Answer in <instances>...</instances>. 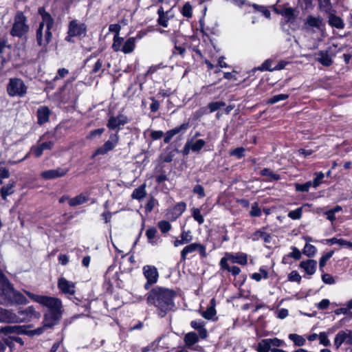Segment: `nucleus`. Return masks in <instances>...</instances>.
<instances>
[{"instance_id": "f257e3e1", "label": "nucleus", "mask_w": 352, "mask_h": 352, "mask_svg": "<svg viewBox=\"0 0 352 352\" xmlns=\"http://www.w3.org/2000/svg\"><path fill=\"white\" fill-rule=\"evenodd\" d=\"M25 293L34 302L48 309L47 312L44 314L45 327H52L58 323L63 314V304L60 298L36 295L28 291H25Z\"/></svg>"}, {"instance_id": "f03ea898", "label": "nucleus", "mask_w": 352, "mask_h": 352, "mask_svg": "<svg viewBox=\"0 0 352 352\" xmlns=\"http://www.w3.org/2000/svg\"><path fill=\"white\" fill-rule=\"evenodd\" d=\"M174 297L173 290L157 287L148 293L146 301L148 305H154L157 309L158 315L162 318L174 307Z\"/></svg>"}, {"instance_id": "7ed1b4c3", "label": "nucleus", "mask_w": 352, "mask_h": 352, "mask_svg": "<svg viewBox=\"0 0 352 352\" xmlns=\"http://www.w3.org/2000/svg\"><path fill=\"white\" fill-rule=\"evenodd\" d=\"M39 13L41 14L42 21L36 31V41L38 45L46 48L52 37L51 28L54 25V19L43 8L39 9Z\"/></svg>"}, {"instance_id": "20e7f679", "label": "nucleus", "mask_w": 352, "mask_h": 352, "mask_svg": "<svg viewBox=\"0 0 352 352\" xmlns=\"http://www.w3.org/2000/svg\"><path fill=\"white\" fill-rule=\"evenodd\" d=\"M24 333H25L23 326H6L0 329V338L8 345H11L14 342L23 345V341L18 335Z\"/></svg>"}, {"instance_id": "39448f33", "label": "nucleus", "mask_w": 352, "mask_h": 352, "mask_svg": "<svg viewBox=\"0 0 352 352\" xmlns=\"http://www.w3.org/2000/svg\"><path fill=\"white\" fill-rule=\"evenodd\" d=\"M6 91L10 97H24L28 92V87L19 78H11L6 87Z\"/></svg>"}, {"instance_id": "423d86ee", "label": "nucleus", "mask_w": 352, "mask_h": 352, "mask_svg": "<svg viewBox=\"0 0 352 352\" xmlns=\"http://www.w3.org/2000/svg\"><path fill=\"white\" fill-rule=\"evenodd\" d=\"M13 291L12 285L0 270V303L5 305H10Z\"/></svg>"}, {"instance_id": "0eeeda50", "label": "nucleus", "mask_w": 352, "mask_h": 352, "mask_svg": "<svg viewBox=\"0 0 352 352\" xmlns=\"http://www.w3.org/2000/svg\"><path fill=\"white\" fill-rule=\"evenodd\" d=\"M284 343L283 340L277 338L263 339L258 343L256 351L258 352H287L277 349L283 346Z\"/></svg>"}, {"instance_id": "6e6552de", "label": "nucleus", "mask_w": 352, "mask_h": 352, "mask_svg": "<svg viewBox=\"0 0 352 352\" xmlns=\"http://www.w3.org/2000/svg\"><path fill=\"white\" fill-rule=\"evenodd\" d=\"M26 17L22 12H18L14 17V23L10 31L13 36L22 37L29 31V26L26 23Z\"/></svg>"}, {"instance_id": "1a4fd4ad", "label": "nucleus", "mask_w": 352, "mask_h": 352, "mask_svg": "<svg viewBox=\"0 0 352 352\" xmlns=\"http://www.w3.org/2000/svg\"><path fill=\"white\" fill-rule=\"evenodd\" d=\"M55 136V133H46L43 134L38 140V144L33 146L31 148V151L33 152L34 155L36 157H39L43 154V151L45 150H51L53 148L54 145V142L53 141H45L41 144L39 142L41 140H45L48 138H52Z\"/></svg>"}, {"instance_id": "9d476101", "label": "nucleus", "mask_w": 352, "mask_h": 352, "mask_svg": "<svg viewBox=\"0 0 352 352\" xmlns=\"http://www.w3.org/2000/svg\"><path fill=\"white\" fill-rule=\"evenodd\" d=\"M87 32V26L83 23H80L77 20H72L68 25L67 36L65 40L72 41V37L80 36L85 35Z\"/></svg>"}, {"instance_id": "9b49d317", "label": "nucleus", "mask_w": 352, "mask_h": 352, "mask_svg": "<svg viewBox=\"0 0 352 352\" xmlns=\"http://www.w3.org/2000/svg\"><path fill=\"white\" fill-rule=\"evenodd\" d=\"M119 139L118 132L111 134L109 140L95 151L92 157H94L99 155H104L109 151H112L117 146Z\"/></svg>"}, {"instance_id": "f8f14e48", "label": "nucleus", "mask_w": 352, "mask_h": 352, "mask_svg": "<svg viewBox=\"0 0 352 352\" xmlns=\"http://www.w3.org/2000/svg\"><path fill=\"white\" fill-rule=\"evenodd\" d=\"M142 272L146 279L144 288L148 289L151 285L157 282L159 278L157 269L153 265H146L142 267Z\"/></svg>"}, {"instance_id": "ddd939ff", "label": "nucleus", "mask_w": 352, "mask_h": 352, "mask_svg": "<svg viewBox=\"0 0 352 352\" xmlns=\"http://www.w3.org/2000/svg\"><path fill=\"white\" fill-rule=\"evenodd\" d=\"M197 251L203 258L207 256L206 246L201 243H192L185 246L181 251V259L185 261L188 254Z\"/></svg>"}, {"instance_id": "4468645a", "label": "nucleus", "mask_w": 352, "mask_h": 352, "mask_svg": "<svg viewBox=\"0 0 352 352\" xmlns=\"http://www.w3.org/2000/svg\"><path fill=\"white\" fill-rule=\"evenodd\" d=\"M57 286L59 290L67 296H73L76 293V284L64 277L58 278Z\"/></svg>"}, {"instance_id": "2eb2a0df", "label": "nucleus", "mask_w": 352, "mask_h": 352, "mask_svg": "<svg viewBox=\"0 0 352 352\" xmlns=\"http://www.w3.org/2000/svg\"><path fill=\"white\" fill-rule=\"evenodd\" d=\"M128 122V118L123 114H120L118 116H111L107 122V127L111 130L117 129L118 131L120 129L122 126H124Z\"/></svg>"}, {"instance_id": "dca6fc26", "label": "nucleus", "mask_w": 352, "mask_h": 352, "mask_svg": "<svg viewBox=\"0 0 352 352\" xmlns=\"http://www.w3.org/2000/svg\"><path fill=\"white\" fill-rule=\"evenodd\" d=\"M0 322L8 323H17L23 322V319H21L19 316L13 313L12 311L0 307Z\"/></svg>"}, {"instance_id": "f3484780", "label": "nucleus", "mask_w": 352, "mask_h": 352, "mask_svg": "<svg viewBox=\"0 0 352 352\" xmlns=\"http://www.w3.org/2000/svg\"><path fill=\"white\" fill-rule=\"evenodd\" d=\"M186 208V204L183 202H179L172 208L169 209L166 213L167 218L170 221H175L179 217Z\"/></svg>"}, {"instance_id": "a211bd4d", "label": "nucleus", "mask_w": 352, "mask_h": 352, "mask_svg": "<svg viewBox=\"0 0 352 352\" xmlns=\"http://www.w3.org/2000/svg\"><path fill=\"white\" fill-rule=\"evenodd\" d=\"M68 172V169L58 168L43 171L41 176L45 179H53L65 176Z\"/></svg>"}, {"instance_id": "6ab92c4d", "label": "nucleus", "mask_w": 352, "mask_h": 352, "mask_svg": "<svg viewBox=\"0 0 352 352\" xmlns=\"http://www.w3.org/2000/svg\"><path fill=\"white\" fill-rule=\"evenodd\" d=\"M324 26L323 19L320 16H308L305 21V28L307 30L316 28L321 30Z\"/></svg>"}, {"instance_id": "aec40b11", "label": "nucleus", "mask_w": 352, "mask_h": 352, "mask_svg": "<svg viewBox=\"0 0 352 352\" xmlns=\"http://www.w3.org/2000/svg\"><path fill=\"white\" fill-rule=\"evenodd\" d=\"M331 50V47H329L327 50H320L318 52V57L316 58L317 61L324 66H330L333 63L332 56L330 54Z\"/></svg>"}, {"instance_id": "412c9836", "label": "nucleus", "mask_w": 352, "mask_h": 352, "mask_svg": "<svg viewBox=\"0 0 352 352\" xmlns=\"http://www.w3.org/2000/svg\"><path fill=\"white\" fill-rule=\"evenodd\" d=\"M189 127L188 123H184L179 126H177L171 130L168 131L164 139V142L166 144H168L172 138L180 132L186 131Z\"/></svg>"}, {"instance_id": "4be33fe9", "label": "nucleus", "mask_w": 352, "mask_h": 352, "mask_svg": "<svg viewBox=\"0 0 352 352\" xmlns=\"http://www.w3.org/2000/svg\"><path fill=\"white\" fill-rule=\"evenodd\" d=\"M228 258L232 263H237L245 265L248 263V254L243 252H238L236 254L228 252Z\"/></svg>"}, {"instance_id": "5701e85b", "label": "nucleus", "mask_w": 352, "mask_h": 352, "mask_svg": "<svg viewBox=\"0 0 352 352\" xmlns=\"http://www.w3.org/2000/svg\"><path fill=\"white\" fill-rule=\"evenodd\" d=\"M336 11H333L328 14V23L331 27L337 29H343L344 28V23L343 20L335 14Z\"/></svg>"}, {"instance_id": "b1692460", "label": "nucleus", "mask_w": 352, "mask_h": 352, "mask_svg": "<svg viewBox=\"0 0 352 352\" xmlns=\"http://www.w3.org/2000/svg\"><path fill=\"white\" fill-rule=\"evenodd\" d=\"M50 110L46 106H41L37 110L38 123L43 124L49 120Z\"/></svg>"}, {"instance_id": "393cba45", "label": "nucleus", "mask_w": 352, "mask_h": 352, "mask_svg": "<svg viewBox=\"0 0 352 352\" xmlns=\"http://www.w3.org/2000/svg\"><path fill=\"white\" fill-rule=\"evenodd\" d=\"M317 262L315 260L309 259L300 263V267L302 268L308 275H313L316 270Z\"/></svg>"}, {"instance_id": "a878e982", "label": "nucleus", "mask_w": 352, "mask_h": 352, "mask_svg": "<svg viewBox=\"0 0 352 352\" xmlns=\"http://www.w3.org/2000/svg\"><path fill=\"white\" fill-rule=\"evenodd\" d=\"M322 241L329 245L338 244L341 247H344L352 250V242L346 241L344 239L333 237L331 239H324Z\"/></svg>"}, {"instance_id": "bb28decb", "label": "nucleus", "mask_w": 352, "mask_h": 352, "mask_svg": "<svg viewBox=\"0 0 352 352\" xmlns=\"http://www.w3.org/2000/svg\"><path fill=\"white\" fill-rule=\"evenodd\" d=\"M14 186L15 182L10 180L8 184L1 188L0 194L3 199L6 200L8 196L14 193Z\"/></svg>"}, {"instance_id": "cd10ccee", "label": "nucleus", "mask_w": 352, "mask_h": 352, "mask_svg": "<svg viewBox=\"0 0 352 352\" xmlns=\"http://www.w3.org/2000/svg\"><path fill=\"white\" fill-rule=\"evenodd\" d=\"M136 38H129L122 45V52L124 54L133 52L135 48Z\"/></svg>"}, {"instance_id": "c85d7f7f", "label": "nucleus", "mask_w": 352, "mask_h": 352, "mask_svg": "<svg viewBox=\"0 0 352 352\" xmlns=\"http://www.w3.org/2000/svg\"><path fill=\"white\" fill-rule=\"evenodd\" d=\"M28 302L27 298L19 292L14 289L13 295L12 296L11 302L10 305L12 304H21L25 305Z\"/></svg>"}, {"instance_id": "c756f323", "label": "nucleus", "mask_w": 352, "mask_h": 352, "mask_svg": "<svg viewBox=\"0 0 352 352\" xmlns=\"http://www.w3.org/2000/svg\"><path fill=\"white\" fill-rule=\"evenodd\" d=\"M185 344L188 346L191 347L193 344L198 342L199 341V336L197 334L193 331L189 332L186 333L184 338Z\"/></svg>"}, {"instance_id": "7c9ffc66", "label": "nucleus", "mask_w": 352, "mask_h": 352, "mask_svg": "<svg viewBox=\"0 0 352 352\" xmlns=\"http://www.w3.org/2000/svg\"><path fill=\"white\" fill-rule=\"evenodd\" d=\"M210 303H211V306L208 307V309L206 311L201 312V316L207 320L212 319L213 317L216 315V310L214 308L215 304H214V298H212L211 300Z\"/></svg>"}, {"instance_id": "2f4dec72", "label": "nucleus", "mask_w": 352, "mask_h": 352, "mask_svg": "<svg viewBox=\"0 0 352 352\" xmlns=\"http://www.w3.org/2000/svg\"><path fill=\"white\" fill-rule=\"evenodd\" d=\"M88 201V197L84 194H80L69 199L70 206H76L85 204Z\"/></svg>"}, {"instance_id": "473e14b6", "label": "nucleus", "mask_w": 352, "mask_h": 352, "mask_svg": "<svg viewBox=\"0 0 352 352\" xmlns=\"http://www.w3.org/2000/svg\"><path fill=\"white\" fill-rule=\"evenodd\" d=\"M319 8L327 14L334 11L330 0H320L318 1Z\"/></svg>"}, {"instance_id": "72a5a7b5", "label": "nucleus", "mask_w": 352, "mask_h": 352, "mask_svg": "<svg viewBox=\"0 0 352 352\" xmlns=\"http://www.w3.org/2000/svg\"><path fill=\"white\" fill-rule=\"evenodd\" d=\"M145 185L143 184L140 187L135 188L131 195V197L134 199L140 200L143 199L146 195Z\"/></svg>"}, {"instance_id": "f704fd0d", "label": "nucleus", "mask_w": 352, "mask_h": 352, "mask_svg": "<svg viewBox=\"0 0 352 352\" xmlns=\"http://www.w3.org/2000/svg\"><path fill=\"white\" fill-rule=\"evenodd\" d=\"M252 238L254 241L263 240L265 242L267 243L270 242V234L261 230L255 232L252 234Z\"/></svg>"}, {"instance_id": "c9c22d12", "label": "nucleus", "mask_w": 352, "mask_h": 352, "mask_svg": "<svg viewBox=\"0 0 352 352\" xmlns=\"http://www.w3.org/2000/svg\"><path fill=\"white\" fill-rule=\"evenodd\" d=\"M289 338L294 342V345L297 346L305 345L306 342L305 339L302 336L296 333H290Z\"/></svg>"}, {"instance_id": "e433bc0d", "label": "nucleus", "mask_w": 352, "mask_h": 352, "mask_svg": "<svg viewBox=\"0 0 352 352\" xmlns=\"http://www.w3.org/2000/svg\"><path fill=\"white\" fill-rule=\"evenodd\" d=\"M346 333L345 331H340L335 337L334 344L338 349L343 343L346 344Z\"/></svg>"}, {"instance_id": "4c0bfd02", "label": "nucleus", "mask_w": 352, "mask_h": 352, "mask_svg": "<svg viewBox=\"0 0 352 352\" xmlns=\"http://www.w3.org/2000/svg\"><path fill=\"white\" fill-rule=\"evenodd\" d=\"M317 252L316 248L311 245L310 243H305V247L302 250V253L309 256V257H313Z\"/></svg>"}, {"instance_id": "58836bf2", "label": "nucleus", "mask_w": 352, "mask_h": 352, "mask_svg": "<svg viewBox=\"0 0 352 352\" xmlns=\"http://www.w3.org/2000/svg\"><path fill=\"white\" fill-rule=\"evenodd\" d=\"M261 175L262 176H266L269 178L270 181H275L280 179V176L276 173H274L273 171H272L269 168H263L262 170H261Z\"/></svg>"}, {"instance_id": "ea45409f", "label": "nucleus", "mask_w": 352, "mask_h": 352, "mask_svg": "<svg viewBox=\"0 0 352 352\" xmlns=\"http://www.w3.org/2000/svg\"><path fill=\"white\" fill-rule=\"evenodd\" d=\"M123 38L119 36L118 35H115L113 36V42L112 44V49L115 52H122V43H123Z\"/></svg>"}, {"instance_id": "a19ab883", "label": "nucleus", "mask_w": 352, "mask_h": 352, "mask_svg": "<svg viewBox=\"0 0 352 352\" xmlns=\"http://www.w3.org/2000/svg\"><path fill=\"white\" fill-rule=\"evenodd\" d=\"M188 142H190L191 151H192L193 152L199 151L206 144L205 141L202 139H199V140H196L195 142H192V141H188Z\"/></svg>"}, {"instance_id": "79ce46f5", "label": "nucleus", "mask_w": 352, "mask_h": 352, "mask_svg": "<svg viewBox=\"0 0 352 352\" xmlns=\"http://www.w3.org/2000/svg\"><path fill=\"white\" fill-rule=\"evenodd\" d=\"M182 14L186 18H191L192 16V8L189 2L186 3L181 10Z\"/></svg>"}, {"instance_id": "37998d69", "label": "nucleus", "mask_w": 352, "mask_h": 352, "mask_svg": "<svg viewBox=\"0 0 352 352\" xmlns=\"http://www.w3.org/2000/svg\"><path fill=\"white\" fill-rule=\"evenodd\" d=\"M274 61L272 59H267L265 60L261 66L258 67L260 71H274Z\"/></svg>"}, {"instance_id": "c03bdc74", "label": "nucleus", "mask_w": 352, "mask_h": 352, "mask_svg": "<svg viewBox=\"0 0 352 352\" xmlns=\"http://www.w3.org/2000/svg\"><path fill=\"white\" fill-rule=\"evenodd\" d=\"M226 105V103L223 101H217V102H210L208 104V107L209 109V112L212 113L217 110H219L220 108L224 107Z\"/></svg>"}, {"instance_id": "a18cd8bd", "label": "nucleus", "mask_w": 352, "mask_h": 352, "mask_svg": "<svg viewBox=\"0 0 352 352\" xmlns=\"http://www.w3.org/2000/svg\"><path fill=\"white\" fill-rule=\"evenodd\" d=\"M245 149L243 147H238L236 148L230 150L229 154L231 156H234L238 159H241L245 155Z\"/></svg>"}, {"instance_id": "49530a36", "label": "nucleus", "mask_w": 352, "mask_h": 352, "mask_svg": "<svg viewBox=\"0 0 352 352\" xmlns=\"http://www.w3.org/2000/svg\"><path fill=\"white\" fill-rule=\"evenodd\" d=\"M192 216L193 219L199 223V224H202L204 222V217L201 215L200 210L199 208H192Z\"/></svg>"}, {"instance_id": "de8ad7c7", "label": "nucleus", "mask_w": 352, "mask_h": 352, "mask_svg": "<svg viewBox=\"0 0 352 352\" xmlns=\"http://www.w3.org/2000/svg\"><path fill=\"white\" fill-rule=\"evenodd\" d=\"M289 98L288 94H280L272 96L267 101L268 104H275L279 101L287 100Z\"/></svg>"}, {"instance_id": "09e8293b", "label": "nucleus", "mask_w": 352, "mask_h": 352, "mask_svg": "<svg viewBox=\"0 0 352 352\" xmlns=\"http://www.w3.org/2000/svg\"><path fill=\"white\" fill-rule=\"evenodd\" d=\"M311 186H313L311 182H307L305 184H295L296 190L299 192H308Z\"/></svg>"}, {"instance_id": "8fccbe9b", "label": "nucleus", "mask_w": 352, "mask_h": 352, "mask_svg": "<svg viewBox=\"0 0 352 352\" xmlns=\"http://www.w3.org/2000/svg\"><path fill=\"white\" fill-rule=\"evenodd\" d=\"M302 214V208H298L296 210L289 212L288 217L293 220L300 219Z\"/></svg>"}, {"instance_id": "3c124183", "label": "nucleus", "mask_w": 352, "mask_h": 352, "mask_svg": "<svg viewBox=\"0 0 352 352\" xmlns=\"http://www.w3.org/2000/svg\"><path fill=\"white\" fill-rule=\"evenodd\" d=\"M250 6H252L255 11L262 13L266 18H270V12L265 6L257 4H252Z\"/></svg>"}, {"instance_id": "603ef678", "label": "nucleus", "mask_w": 352, "mask_h": 352, "mask_svg": "<svg viewBox=\"0 0 352 352\" xmlns=\"http://www.w3.org/2000/svg\"><path fill=\"white\" fill-rule=\"evenodd\" d=\"M180 237L185 244L188 243L192 240V235L190 230H185L182 229Z\"/></svg>"}, {"instance_id": "864d4df0", "label": "nucleus", "mask_w": 352, "mask_h": 352, "mask_svg": "<svg viewBox=\"0 0 352 352\" xmlns=\"http://www.w3.org/2000/svg\"><path fill=\"white\" fill-rule=\"evenodd\" d=\"M21 315H26L28 317L36 316L38 314L32 306L28 307L25 310L19 312Z\"/></svg>"}, {"instance_id": "5fc2aeb1", "label": "nucleus", "mask_w": 352, "mask_h": 352, "mask_svg": "<svg viewBox=\"0 0 352 352\" xmlns=\"http://www.w3.org/2000/svg\"><path fill=\"white\" fill-rule=\"evenodd\" d=\"M158 227L162 233H166L171 229L170 223L164 220L158 222Z\"/></svg>"}, {"instance_id": "6e6d98bb", "label": "nucleus", "mask_w": 352, "mask_h": 352, "mask_svg": "<svg viewBox=\"0 0 352 352\" xmlns=\"http://www.w3.org/2000/svg\"><path fill=\"white\" fill-rule=\"evenodd\" d=\"M333 253H334V251H330L327 253H326L325 254H324L320 259V262H319V266H320V268L322 269L324 267V265H326V263L327 261L332 257V256L333 255Z\"/></svg>"}, {"instance_id": "4d7b16f0", "label": "nucleus", "mask_w": 352, "mask_h": 352, "mask_svg": "<svg viewBox=\"0 0 352 352\" xmlns=\"http://www.w3.org/2000/svg\"><path fill=\"white\" fill-rule=\"evenodd\" d=\"M157 230L155 228H150L146 231V236L151 243H154L153 239L155 237Z\"/></svg>"}, {"instance_id": "13d9d810", "label": "nucleus", "mask_w": 352, "mask_h": 352, "mask_svg": "<svg viewBox=\"0 0 352 352\" xmlns=\"http://www.w3.org/2000/svg\"><path fill=\"white\" fill-rule=\"evenodd\" d=\"M291 249L292 251L288 254L287 256L295 260H299L302 256L301 252L296 247H292Z\"/></svg>"}, {"instance_id": "bf43d9fd", "label": "nucleus", "mask_w": 352, "mask_h": 352, "mask_svg": "<svg viewBox=\"0 0 352 352\" xmlns=\"http://www.w3.org/2000/svg\"><path fill=\"white\" fill-rule=\"evenodd\" d=\"M104 131V128L98 129L96 130L91 131L87 136V138L89 140H93L96 137H100Z\"/></svg>"}, {"instance_id": "052dcab7", "label": "nucleus", "mask_w": 352, "mask_h": 352, "mask_svg": "<svg viewBox=\"0 0 352 352\" xmlns=\"http://www.w3.org/2000/svg\"><path fill=\"white\" fill-rule=\"evenodd\" d=\"M45 328H48V327H45V322H43V327L36 328V329H33V330H30V331H25V333L29 335V336H35V335H41V334H42L44 332V330H45Z\"/></svg>"}, {"instance_id": "680f3d73", "label": "nucleus", "mask_w": 352, "mask_h": 352, "mask_svg": "<svg viewBox=\"0 0 352 352\" xmlns=\"http://www.w3.org/2000/svg\"><path fill=\"white\" fill-rule=\"evenodd\" d=\"M288 280L292 282L300 283L301 280V276L297 271H292L288 275Z\"/></svg>"}, {"instance_id": "e2e57ef3", "label": "nucleus", "mask_w": 352, "mask_h": 352, "mask_svg": "<svg viewBox=\"0 0 352 352\" xmlns=\"http://www.w3.org/2000/svg\"><path fill=\"white\" fill-rule=\"evenodd\" d=\"M316 177L314 178L313 182H311L314 188H317L320 184L322 180L323 179L324 175L322 172L316 173Z\"/></svg>"}, {"instance_id": "0e129e2a", "label": "nucleus", "mask_w": 352, "mask_h": 352, "mask_svg": "<svg viewBox=\"0 0 352 352\" xmlns=\"http://www.w3.org/2000/svg\"><path fill=\"white\" fill-rule=\"evenodd\" d=\"M318 338H319V340H320V344H322V345H324L325 346H328L330 345V341L328 339V336H327V333L321 332L319 334Z\"/></svg>"}, {"instance_id": "69168bd1", "label": "nucleus", "mask_w": 352, "mask_h": 352, "mask_svg": "<svg viewBox=\"0 0 352 352\" xmlns=\"http://www.w3.org/2000/svg\"><path fill=\"white\" fill-rule=\"evenodd\" d=\"M250 215L252 217H260L261 215V210L258 207L256 203H254L252 205L251 210L250 212Z\"/></svg>"}, {"instance_id": "338daca9", "label": "nucleus", "mask_w": 352, "mask_h": 352, "mask_svg": "<svg viewBox=\"0 0 352 352\" xmlns=\"http://www.w3.org/2000/svg\"><path fill=\"white\" fill-rule=\"evenodd\" d=\"M228 261H230V258H228V252H226L225 254V256L223 258H221V259L220 260V263H219L221 267L227 271H228V270L230 268V266L228 263Z\"/></svg>"}, {"instance_id": "774afa93", "label": "nucleus", "mask_w": 352, "mask_h": 352, "mask_svg": "<svg viewBox=\"0 0 352 352\" xmlns=\"http://www.w3.org/2000/svg\"><path fill=\"white\" fill-rule=\"evenodd\" d=\"M322 280L325 284L333 285L335 283L334 278L329 274H324L322 276Z\"/></svg>"}]
</instances>
